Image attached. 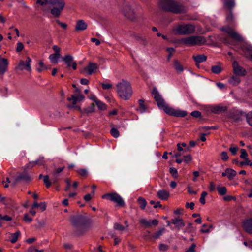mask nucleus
I'll list each match as a JSON object with an SVG mask.
<instances>
[{
  "label": "nucleus",
  "mask_w": 252,
  "mask_h": 252,
  "mask_svg": "<svg viewBox=\"0 0 252 252\" xmlns=\"http://www.w3.org/2000/svg\"><path fill=\"white\" fill-rule=\"evenodd\" d=\"M160 6L163 11L175 14L187 12V8L185 5L174 0H161Z\"/></svg>",
  "instance_id": "f03ea898"
},
{
  "label": "nucleus",
  "mask_w": 252,
  "mask_h": 252,
  "mask_svg": "<svg viewBox=\"0 0 252 252\" xmlns=\"http://www.w3.org/2000/svg\"><path fill=\"white\" fill-rule=\"evenodd\" d=\"M248 124L252 126V111L245 115Z\"/></svg>",
  "instance_id": "58836bf2"
},
{
  "label": "nucleus",
  "mask_w": 252,
  "mask_h": 252,
  "mask_svg": "<svg viewBox=\"0 0 252 252\" xmlns=\"http://www.w3.org/2000/svg\"><path fill=\"white\" fill-rule=\"evenodd\" d=\"M229 83L233 85H237L240 82V79L238 76H233L228 80Z\"/></svg>",
  "instance_id": "cd10ccee"
},
{
  "label": "nucleus",
  "mask_w": 252,
  "mask_h": 252,
  "mask_svg": "<svg viewBox=\"0 0 252 252\" xmlns=\"http://www.w3.org/2000/svg\"><path fill=\"white\" fill-rule=\"evenodd\" d=\"M194 231L195 228L192 226V224L191 223H189L184 230V232H187L188 233H193Z\"/></svg>",
  "instance_id": "4c0bfd02"
},
{
  "label": "nucleus",
  "mask_w": 252,
  "mask_h": 252,
  "mask_svg": "<svg viewBox=\"0 0 252 252\" xmlns=\"http://www.w3.org/2000/svg\"><path fill=\"white\" fill-rule=\"evenodd\" d=\"M45 160H44L43 157L39 158L38 159L34 161V163H32L33 165H44L45 164Z\"/></svg>",
  "instance_id": "37998d69"
},
{
  "label": "nucleus",
  "mask_w": 252,
  "mask_h": 252,
  "mask_svg": "<svg viewBox=\"0 0 252 252\" xmlns=\"http://www.w3.org/2000/svg\"><path fill=\"white\" fill-rule=\"evenodd\" d=\"M221 63L219 62L216 65L211 67V71L214 74H219L222 71V67Z\"/></svg>",
  "instance_id": "bb28decb"
},
{
  "label": "nucleus",
  "mask_w": 252,
  "mask_h": 252,
  "mask_svg": "<svg viewBox=\"0 0 252 252\" xmlns=\"http://www.w3.org/2000/svg\"><path fill=\"white\" fill-rule=\"evenodd\" d=\"M240 151H241V155H240V158H241L242 159H246V158H247V157H248V155L247 153L246 150L245 149H242Z\"/></svg>",
  "instance_id": "3c124183"
},
{
  "label": "nucleus",
  "mask_w": 252,
  "mask_h": 252,
  "mask_svg": "<svg viewBox=\"0 0 252 252\" xmlns=\"http://www.w3.org/2000/svg\"><path fill=\"white\" fill-rule=\"evenodd\" d=\"M24 48V45L22 43L18 42L17 44L16 51L20 52L23 50Z\"/></svg>",
  "instance_id": "bf43d9fd"
},
{
  "label": "nucleus",
  "mask_w": 252,
  "mask_h": 252,
  "mask_svg": "<svg viewBox=\"0 0 252 252\" xmlns=\"http://www.w3.org/2000/svg\"><path fill=\"white\" fill-rule=\"evenodd\" d=\"M174 67L176 70L178 72H181L183 70L182 65L177 60L174 61Z\"/></svg>",
  "instance_id": "c9c22d12"
},
{
  "label": "nucleus",
  "mask_w": 252,
  "mask_h": 252,
  "mask_svg": "<svg viewBox=\"0 0 252 252\" xmlns=\"http://www.w3.org/2000/svg\"><path fill=\"white\" fill-rule=\"evenodd\" d=\"M43 182L47 188L50 187L51 183L49 180L48 175H45L43 177Z\"/></svg>",
  "instance_id": "09e8293b"
},
{
  "label": "nucleus",
  "mask_w": 252,
  "mask_h": 252,
  "mask_svg": "<svg viewBox=\"0 0 252 252\" xmlns=\"http://www.w3.org/2000/svg\"><path fill=\"white\" fill-rule=\"evenodd\" d=\"M21 233L19 231H16L15 233H11V239H10V242L12 243H15L18 240V237L20 236Z\"/></svg>",
  "instance_id": "473e14b6"
},
{
  "label": "nucleus",
  "mask_w": 252,
  "mask_h": 252,
  "mask_svg": "<svg viewBox=\"0 0 252 252\" xmlns=\"http://www.w3.org/2000/svg\"><path fill=\"white\" fill-rule=\"evenodd\" d=\"M84 99V96L82 94H72L70 97H68L67 100L69 101L72 100V104L69 105L68 107H74L77 102L81 101Z\"/></svg>",
  "instance_id": "dca6fc26"
},
{
  "label": "nucleus",
  "mask_w": 252,
  "mask_h": 252,
  "mask_svg": "<svg viewBox=\"0 0 252 252\" xmlns=\"http://www.w3.org/2000/svg\"><path fill=\"white\" fill-rule=\"evenodd\" d=\"M191 115L194 118H199L201 116V113L199 111H194L191 113Z\"/></svg>",
  "instance_id": "4d7b16f0"
},
{
  "label": "nucleus",
  "mask_w": 252,
  "mask_h": 252,
  "mask_svg": "<svg viewBox=\"0 0 252 252\" xmlns=\"http://www.w3.org/2000/svg\"><path fill=\"white\" fill-rule=\"evenodd\" d=\"M227 178L229 180H232L235 177L237 172L231 168H227Z\"/></svg>",
  "instance_id": "c85d7f7f"
},
{
  "label": "nucleus",
  "mask_w": 252,
  "mask_h": 252,
  "mask_svg": "<svg viewBox=\"0 0 252 252\" xmlns=\"http://www.w3.org/2000/svg\"><path fill=\"white\" fill-rule=\"evenodd\" d=\"M137 202L140 205L141 209L144 210L147 205L146 200L142 197H139L137 199Z\"/></svg>",
  "instance_id": "2f4dec72"
},
{
  "label": "nucleus",
  "mask_w": 252,
  "mask_h": 252,
  "mask_svg": "<svg viewBox=\"0 0 252 252\" xmlns=\"http://www.w3.org/2000/svg\"><path fill=\"white\" fill-rule=\"evenodd\" d=\"M138 101L139 107L137 109V110L141 113H144L146 110V107L144 104V101L142 99H140Z\"/></svg>",
  "instance_id": "7c9ffc66"
},
{
  "label": "nucleus",
  "mask_w": 252,
  "mask_h": 252,
  "mask_svg": "<svg viewBox=\"0 0 252 252\" xmlns=\"http://www.w3.org/2000/svg\"><path fill=\"white\" fill-rule=\"evenodd\" d=\"M165 231V228H162L160 229L158 231L154 233L152 235V237L155 239H157L161 235H162L163 232Z\"/></svg>",
  "instance_id": "f704fd0d"
},
{
  "label": "nucleus",
  "mask_w": 252,
  "mask_h": 252,
  "mask_svg": "<svg viewBox=\"0 0 252 252\" xmlns=\"http://www.w3.org/2000/svg\"><path fill=\"white\" fill-rule=\"evenodd\" d=\"M63 61L67 64V67H72L74 70L77 68V63L73 61V58L70 55H66L63 58Z\"/></svg>",
  "instance_id": "4468645a"
},
{
  "label": "nucleus",
  "mask_w": 252,
  "mask_h": 252,
  "mask_svg": "<svg viewBox=\"0 0 252 252\" xmlns=\"http://www.w3.org/2000/svg\"><path fill=\"white\" fill-rule=\"evenodd\" d=\"M91 225V220L87 222L86 224H84L82 225H81L80 227L75 228L74 229V233L75 235L77 236H80L84 235L88 231V230L90 229Z\"/></svg>",
  "instance_id": "ddd939ff"
},
{
  "label": "nucleus",
  "mask_w": 252,
  "mask_h": 252,
  "mask_svg": "<svg viewBox=\"0 0 252 252\" xmlns=\"http://www.w3.org/2000/svg\"><path fill=\"white\" fill-rule=\"evenodd\" d=\"M123 13L126 17L131 20H133L135 17L134 13L129 5L125 6L123 10Z\"/></svg>",
  "instance_id": "6ab92c4d"
},
{
  "label": "nucleus",
  "mask_w": 252,
  "mask_h": 252,
  "mask_svg": "<svg viewBox=\"0 0 252 252\" xmlns=\"http://www.w3.org/2000/svg\"><path fill=\"white\" fill-rule=\"evenodd\" d=\"M77 172L82 177L86 176L87 175V171L84 168L78 169Z\"/></svg>",
  "instance_id": "8fccbe9b"
},
{
  "label": "nucleus",
  "mask_w": 252,
  "mask_h": 252,
  "mask_svg": "<svg viewBox=\"0 0 252 252\" xmlns=\"http://www.w3.org/2000/svg\"><path fill=\"white\" fill-rule=\"evenodd\" d=\"M114 228L115 229L120 231H123L125 229L124 226L118 223H116L114 224Z\"/></svg>",
  "instance_id": "5fc2aeb1"
},
{
  "label": "nucleus",
  "mask_w": 252,
  "mask_h": 252,
  "mask_svg": "<svg viewBox=\"0 0 252 252\" xmlns=\"http://www.w3.org/2000/svg\"><path fill=\"white\" fill-rule=\"evenodd\" d=\"M246 114L239 111H234L230 113L229 117L235 122H238L242 120L243 117H245Z\"/></svg>",
  "instance_id": "a211bd4d"
},
{
  "label": "nucleus",
  "mask_w": 252,
  "mask_h": 252,
  "mask_svg": "<svg viewBox=\"0 0 252 252\" xmlns=\"http://www.w3.org/2000/svg\"><path fill=\"white\" fill-rule=\"evenodd\" d=\"M157 196L162 200H167L169 196V192L165 189L158 190L157 193Z\"/></svg>",
  "instance_id": "5701e85b"
},
{
  "label": "nucleus",
  "mask_w": 252,
  "mask_h": 252,
  "mask_svg": "<svg viewBox=\"0 0 252 252\" xmlns=\"http://www.w3.org/2000/svg\"><path fill=\"white\" fill-rule=\"evenodd\" d=\"M65 182L66 183L67 186L64 188V190L65 191H68L71 186L70 180L69 179H66L65 180Z\"/></svg>",
  "instance_id": "680f3d73"
},
{
  "label": "nucleus",
  "mask_w": 252,
  "mask_h": 252,
  "mask_svg": "<svg viewBox=\"0 0 252 252\" xmlns=\"http://www.w3.org/2000/svg\"><path fill=\"white\" fill-rule=\"evenodd\" d=\"M207 194H208V193L207 192H206V191L202 192V193L201 194V196H200V200H199V201L201 204H202L203 205L205 204V203H206L205 197L207 195Z\"/></svg>",
  "instance_id": "de8ad7c7"
},
{
  "label": "nucleus",
  "mask_w": 252,
  "mask_h": 252,
  "mask_svg": "<svg viewBox=\"0 0 252 252\" xmlns=\"http://www.w3.org/2000/svg\"><path fill=\"white\" fill-rule=\"evenodd\" d=\"M98 69V66L97 63H89L88 65L84 67L82 71H81V73H83L85 72L88 75H90L94 73Z\"/></svg>",
  "instance_id": "f8f14e48"
},
{
  "label": "nucleus",
  "mask_w": 252,
  "mask_h": 252,
  "mask_svg": "<svg viewBox=\"0 0 252 252\" xmlns=\"http://www.w3.org/2000/svg\"><path fill=\"white\" fill-rule=\"evenodd\" d=\"M103 199H107L112 202H115L118 205L123 206L125 202L121 196L117 193H112L104 194L102 196Z\"/></svg>",
  "instance_id": "1a4fd4ad"
},
{
  "label": "nucleus",
  "mask_w": 252,
  "mask_h": 252,
  "mask_svg": "<svg viewBox=\"0 0 252 252\" xmlns=\"http://www.w3.org/2000/svg\"><path fill=\"white\" fill-rule=\"evenodd\" d=\"M8 64L6 59L0 56V74L3 75L7 71Z\"/></svg>",
  "instance_id": "f3484780"
},
{
  "label": "nucleus",
  "mask_w": 252,
  "mask_h": 252,
  "mask_svg": "<svg viewBox=\"0 0 252 252\" xmlns=\"http://www.w3.org/2000/svg\"><path fill=\"white\" fill-rule=\"evenodd\" d=\"M87 27V24L83 20H78L76 21L75 30L77 32L85 31Z\"/></svg>",
  "instance_id": "aec40b11"
},
{
  "label": "nucleus",
  "mask_w": 252,
  "mask_h": 252,
  "mask_svg": "<svg viewBox=\"0 0 252 252\" xmlns=\"http://www.w3.org/2000/svg\"><path fill=\"white\" fill-rule=\"evenodd\" d=\"M193 60L196 63V65H198L199 63L205 62L207 60V56L203 54H198L192 56Z\"/></svg>",
  "instance_id": "393cba45"
},
{
  "label": "nucleus",
  "mask_w": 252,
  "mask_h": 252,
  "mask_svg": "<svg viewBox=\"0 0 252 252\" xmlns=\"http://www.w3.org/2000/svg\"><path fill=\"white\" fill-rule=\"evenodd\" d=\"M195 247L196 245L195 244H192L191 246L185 251V252H194Z\"/></svg>",
  "instance_id": "0e129e2a"
},
{
  "label": "nucleus",
  "mask_w": 252,
  "mask_h": 252,
  "mask_svg": "<svg viewBox=\"0 0 252 252\" xmlns=\"http://www.w3.org/2000/svg\"><path fill=\"white\" fill-rule=\"evenodd\" d=\"M234 73L237 76H244L246 74V71L243 67L240 66L236 61L233 63Z\"/></svg>",
  "instance_id": "2eb2a0df"
},
{
  "label": "nucleus",
  "mask_w": 252,
  "mask_h": 252,
  "mask_svg": "<svg viewBox=\"0 0 252 252\" xmlns=\"http://www.w3.org/2000/svg\"><path fill=\"white\" fill-rule=\"evenodd\" d=\"M116 90L118 96L125 100H128L132 95L131 84L126 80L122 79L116 85Z\"/></svg>",
  "instance_id": "20e7f679"
},
{
  "label": "nucleus",
  "mask_w": 252,
  "mask_h": 252,
  "mask_svg": "<svg viewBox=\"0 0 252 252\" xmlns=\"http://www.w3.org/2000/svg\"><path fill=\"white\" fill-rule=\"evenodd\" d=\"M244 244L246 247L252 249V241H244Z\"/></svg>",
  "instance_id": "774afa93"
},
{
  "label": "nucleus",
  "mask_w": 252,
  "mask_h": 252,
  "mask_svg": "<svg viewBox=\"0 0 252 252\" xmlns=\"http://www.w3.org/2000/svg\"><path fill=\"white\" fill-rule=\"evenodd\" d=\"M39 65L40 67L37 68V71L38 72H41L43 70L47 69L46 66L44 65V63L42 61L39 62Z\"/></svg>",
  "instance_id": "864d4df0"
},
{
  "label": "nucleus",
  "mask_w": 252,
  "mask_h": 252,
  "mask_svg": "<svg viewBox=\"0 0 252 252\" xmlns=\"http://www.w3.org/2000/svg\"><path fill=\"white\" fill-rule=\"evenodd\" d=\"M222 30L227 33L232 38L237 41H242L243 38L238 34L233 29L229 27H222Z\"/></svg>",
  "instance_id": "9b49d317"
},
{
  "label": "nucleus",
  "mask_w": 252,
  "mask_h": 252,
  "mask_svg": "<svg viewBox=\"0 0 252 252\" xmlns=\"http://www.w3.org/2000/svg\"><path fill=\"white\" fill-rule=\"evenodd\" d=\"M226 19L228 23L231 24L234 21V17L232 10L227 11L226 14Z\"/></svg>",
  "instance_id": "c756f323"
},
{
  "label": "nucleus",
  "mask_w": 252,
  "mask_h": 252,
  "mask_svg": "<svg viewBox=\"0 0 252 252\" xmlns=\"http://www.w3.org/2000/svg\"><path fill=\"white\" fill-rule=\"evenodd\" d=\"M238 150V148L237 147H231L229 148V151L231 152V153L233 155H235L236 154L237 151Z\"/></svg>",
  "instance_id": "338daca9"
},
{
  "label": "nucleus",
  "mask_w": 252,
  "mask_h": 252,
  "mask_svg": "<svg viewBox=\"0 0 252 252\" xmlns=\"http://www.w3.org/2000/svg\"><path fill=\"white\" fill-rule=\"evenodd\" d=\"M95 110V105L94 103L91 104L90 106L89 107L85 108L83 110L84 113H85L86 114H89L92 113Z\"/></svg>",
  "instance_id": "e433bc0d"
},
{
  "label": "nucleus",
  "mask_w": 252,
  "mask_h": 252,
  "mask_svg": "<svg viewBox=\"0 0 252 252\" xmlns=\"http://www.w3.org/2000/svg\"><path fill=\"white\" fill-rule=\"evenodd\" d=\"M95 104L100 110H104L106 108V105L99 100L95 102Z\"/></svg>",
  "instance_id": "49530a36"
},
{
  "label": "nucleus",
  "mask_w": 252,
  "mask_h": 252,
  "mask_svg": "<svg viewBox=\"0 0 252 252\" xmlns=\"http://www.w3.org/2000/svg\"><path fill=\"white\" fill-rule=\"evenodd\" d=\"M23 220L26 223H30L32 220V219L29 217L27 214H25L24 215Z\"/></svg>",
  "instance_id": "6e6d98bb"
},
{
  "label": "nucleus",
  "mask_w": 252,
  "mask_h": 252,
  "mask_svg": "<svg viewBox=\"0 0 252 252\" xmlns=\"http://www.w3.org/2000/svg\"><path fill=\"white\" fill-rule=\"evenodd\" d=\"M171 223L175 225L178 230H179L185 225L183 220L179 217L172 219Z\"/></svg>",
  "instance_id": "b1692460"
},
{
  "label": "nucleus",
  "mask_w": 252,
  "mask_h": 252,
  "mask_svg": "<svg viewBox=\"0 0 252 252\" xmlns=\"http://www.w3.org/2000/svg\"><path fill=\"white\" fill-rule=\"evenodd\" d=\"M243 226L247 232L252 233V219L249 218L245 220L243 223Z\"/></svg>",
  "instance_id": "412c9836"
},
{
  "label": "nucleus",
  "mask_w": 252,
  "mask_h": 252,
  "mask_svg": "<svg viewBox=\"0 0 252 252\" xmlns=\"http://www.w3.org/2000/svg\"><path fill=\"white\" fill-rule=\"evenodd\" d=\"M56 22L57 24H58L59 25L61 26V27L64 29H66L67 28V25L65 23H62L61 22H60L59 20H56Z\"/></svg>",
  "instance_id": "69168bd1"
},
{
  "label": "nucleus",
  "mask_w": 252,
  "mask_h": 252,
  "mask_svg": "<svg viewBox=\"0 0 252 252\" xmlns=\"http://www.w3.org/2000/svg\"><path fill=\"white\" fill-rule=\"evenodd\" d=\"M152 94L154 95V99L158 108L163 110L166 114L177 117H184L187 115L186 111L175 109L166 103L156 88L153 89Z\"/></svg>",
  "instance_id": "f257e3e1"
},
{
  "label": "nucleus",
  "mask_w": 252,
  "mask_h": 252,
  "mask_svg": "<svg viewBox=\"0 0 252 252\" xmlns=\"http://www.w3.org/2000/svg\"><path fill=\"white\" fill-rule=\"evenodd\" d=\"M140 223L146 227H150L151 226V221L145 219H142L139 220Z\"/></svg>",
  "instance_id": "ea45409f"
},
{
  "label": "nucleus",
  "mask_w": 252,
  "mask_h": 252,
  "mask_svg": "<svg viewBox=\"0 0 252 252\" xmlns=\"http://www.w3.org/2000/svg\"><path fill=\"white\" fill-rule=\"evenodd\" d=\"M170 173L174 178H177L178 177V171L174 167H170L169 169Z\"/></svg>",
  "instance_id": "c03bdc74"
},
{
  "label": "nucleus",
  "mask_w": 252,
  "mask_h": 252,
  "mask_svg": "<svg viewBox=\"0 0 252 252\" xmlns=\"http://www.w3.org/2000/svg\"><path fill=\"white\" fill-rule=\"evenodd\" d=\"M32 62L31 59L28 57L25 62L23 61H20L18 65L16 67V69L23 70H26L30 72L31 71V63Z\"/></svg>",
  "instance_id": "9d476101"
},
{
  "label": "nucleus",
  "mask_w": 252,
  "mask_h": 252,
  "mask_svg": "<svg viewBox=\"0 0 252 252\" xmlns=\"http://www.w3.org/2000/svg\"><path fill=\"white\" fill-rule=\"evenodd\" d=\"M32 180V178L27 172H23L19 173L17 177L14 179V181L12 183L11 185L15 186L18 184L24 182V183H29Z\"/></svg>",
  "instance_id": "6e6552de"
},
{
  "label": "nucleus",
  "mask_w": 252,
  "mask_h": 252,
  "mask_svg": "<svg viewBox=\"0 0 252 252\" xmlns=\"http://www.w3.org/2000/svg\"><path fill=\"white\" fill-rule=\"evenodd\" d=\"M227 108L225 106H221L219 105H216L211 108V111L215 114H219L221 112H224L226 111Z\"/></svg>",
  "instance_id": "a878e982"
},
{
  "label": "nucleus",
  "mask_w": 252,
  "mask_h": 252,
  "mask_svg": "<svg viewBox=\"0 0 252 252\" xmlns=\"http://www.w3.org/2000/svg\"><path fill=\"white\" fill-rule=\"evenodd\" d=\"M64 167H59L56 169L52 173V178L51 181L54 184H56L58 182L59 180V174L62 172L64 169Z\"/></svg>",
  "instance_id": "4be33fe9"
},
{
  "label": "nucleus",
  "mask_w": 252,
  "mask_h": 252,
  "mask_svg": "<svg viewBox=\"0 0 252 252\" xmlns=\"http://www.w3.org/2000/svg\"><path fill=\"white\" fill-rule=\"evenodd\" d=\"M184 159L183 160L187 163H189L192 160V157L191 155L189 154L187 155H185L183 156Z\"/></svg>",
  "instance_id": "603ef678"
},
{
  "label": "nucleus",
  "mask_w": 252,
  "mask_h": 252,
  "mask_svg": "<svg viewBox=\"0 0 252 252\" xmlns=\"http://www.w3.org/2000/svg\"><path fill=\"white\" fill-rule=\"evenodd\" d=\"M90 220L85 216L77 215L71 218V223L75 228H77L84 224H86Z\"/></svg>",
  "instance_id": "0eeeda50"
},
{
  "label": "nucleus",
  "mask_w": 252,
  "mask_h": 252,
  "mask_svg": "<svg viewBox=\"0 0 252 252\" xmlns=\"http://www.w3.org/2000/svg\"><path fill=\"white\" fill-rule=\"evenodd\" d=\"M110 126L111 127V129L110 130V133L115 138H117L119 136L120 133L118 129L114 127V125L113 124H111Z\"/></svg>",
  "instance_id": "72a5a7b5"
},
{
  "label": "nucleus",
  "mask_w": 252,
  "mask_h": 252,
  "mask_svg": "<svg viewBox=\"0 0 252 252\" xmlns=\"http://www.w3.org/2000/svg\"><path fill=\"white\" fill-rule=\"evenodd\" d=\"M207 226L206 224H203L202 226V228L200 230V231L203 233H208L209 232V229L207 228Z\"/></svg>",
  "instance_id": "e2e57ef3"
},
{
  "label": "nucleus",
  "mask_w": 252,
  "mask_h": 252,
  "mask_svg": "<svg viewBox=\"0 0 252 252\" xmlns=\"http://www.w3.org/2000/svg\"><path fill=\"white\" fill-rule=\"evenodd\" d=\"M221 159L223 161H226L228 159V156L226 152H222L221 153Z\"/></svg>",
  "instance_id": "052dcab7"
},
{
  "label": "nucleus",
  "mask_w": 252,
  "mask_h": 252,
  "mask_svg": "<svg viewBox=\"0 0 252 252\" xmlns=\"http://www.w3.org/2000/svg\"><path fill=\"white\" fill-rule=\"evenodd\" d=\"M169 249V246L166 244L160 243L159 244V250L161 252L167 251Z\"/></svg>",
  "instance_id": "79ce46f5"
},
{
  "label": "nucleus",
  "mask_w": 252,
  "mask_h": 252,
  "mask_svg": "<svg viewBox=\"0 0 252 252\" xmlns=\"http://www.w3.org/2000/svg\"><path fill=\"white\" fill-rule=\"evenodd\" d=\"M36 3L42 6L47 4L51 5L50 13L54 17H60L66 5L65 0H37Z\"/></svg>",
  "instance_id": "7ed1b4c3"
},
{
  "label": "nucleus",
  "mask_w": 252,
  "mask_h": 252,
  "mask_svg": "<svg viewBox=\"0 0 252 252\" xmlns=\"http://www.w3.org/2000/svg\"><path fill=\"white\" fill-rule=\"evenodd\" d=\"M233 163L235 164L239 167H242L245 165L244 161L239 162L237 159H234L232 161Z\"/></svg>",
  "instance_id": "13d9d810"
},
{
  "label": "nucleus",
  "mask_w": 252,
  "mask_h": 252,
  "mask_svg": "<svg viewBox=\"0 0 252 252\" xmlns=\"http://www.w3.org/2000/svg\"><path fill=\"white\" fill-rule=\"evenodd\" d=\"M59 56L57 54H52L49 56V58L52 63H58V58Z\"/></svg>",
  "instance_id": "a19ab883"
},
{
  "label": "nucleus",
  "mask_w": 252,
  "mask_h": 252,
  "mask_svg": "<svg viewBox=\"0 0 252 252\" xmlns=\"http://www.w3.org/2000/svg\"><path fill=\"white\" fill-rule=\"evenodd\" d=\"M206 42L205 38L199 36H191L181 38L179 43L188 46L200 45Z\"/></svg>",
  "instance_id": "39448f33"
},
{
  "label": "nucleus",
  "mask_w": 252,
  "mask_h": 252,
  "mask_svg": "<svg viewBox=\"0 0 252 252\" xmlns=\"http://www.w3.org/2000/svg\"><path fill=\"white\" fill-rule=\"evenodd\" d=\"M217 190L219 193L221 195H224L227 193V189L225 187H218Z\"/></svg>",
  "instance_id": "a18cd8bd"
},
{
  "label": "nucleus",
  "mask_w": 252,
  "mask_h": 252,
  "mask_svg": "<svg viewBox=\"0 0 252 252\" xmlns=\"http://www.w3.org/2000/svg\"><path fill=\"white\" fill-rule=\"evenodd\" d=\"M177 33L179 35L190 34L195 31V27L191 24L179 25L176 28Z\"/></svg>",
  "instance_id": "423d86ee"
}]
</instances>
